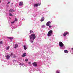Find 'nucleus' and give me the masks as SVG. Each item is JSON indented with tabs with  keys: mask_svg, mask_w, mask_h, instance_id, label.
<instances>
[{
	"mask_svg": "<svg viewBox=\"0 0 73 73\" xmlns=\"http://www.w3.org/2000/svg\"><path fill=\"white\" fill-rule=\"evenodd\" d=\"M11 24H14V23H15V21H13V22H11Z\"/></svg>",
	"mask_w": 73,
	"mask_h": 73,
	"instance_id": "412c9836",
	"label": "nucleus"
},
{
	"mask_svg": "<svg viewBox=\"0 0 73 73\" xmlns=\"http://www.w3.org/2000/svg\"><path fill=\"white\" fill-rule=\"evenodd\" d=\"M34 7H37L38 6V5H37V4H34Z\"/></svg>",
	"mask_w": 73,
	"mask_h": 73,
	"instance_id": "ddd939ff",
	"label": "nucleus"
},
{
	"mask_svg": "<svg viewBox=\"0 0 73 73\" xmlns=\"http://www.w3.org/2000/svg\"><path fill=\"white\" fill-rule=\"evenodd\" d=\"M53 32V31L52 30L50 31L47 34V36L48 37H50L52 35V33Z\"/></svg>",
	"mask_w": 73,
	"mask_h": 73,
	"instance_id": "f03ea898",
	"label": "nucleus"
},
{
	"mask_svg": "<svg viewBox=\"0 0 73 73\" xmlns=\"http://www.w3.org/2000/svg\"><path fill=\"white\" fill-rule=\"evenodd\" d=\"M64 52L65 53H68V50H64Z\"/></svg>",
	"mask_w": 73,
	"mask_h": 73,
	"instance_id": "f8f14e48",
	"label": "nucleus"
},
{
	"mask_svg": "<svg viewBox=\"0 0 73 73\" xmlns=\"http://www.w3.org/2000/svg\"><path fill=\"white\" fill-rule=\"evenodd\" d=\"M37 5H38H38L40 6V5H41V4H40V3H38L37 4Z\"/></svg>",
	"mask_w": 73,
	"mask_h": 73,
	"instance_id": "393cba45",
	"label": "nucleus"
},
{
	"mask_svg": "<svg viewBox=\"0 0 73 73\" xmlns=\"http://www.w3.org/2000/svg\"><path fill=\"white\" fill-rule=\"evenodd\" d=\"M26 53H24L22 55V57H25V56H26Z\"/></svg>",
	"mask_w": 73,
	"mask_h": 73,
	"instance_id": "2eb2a0df",
	"label": "nucleus"
},
{
	"mask_svg": "<svg viewBox=\"0 0 73 73\" xmlns=\"http://www.w3.org/2000/svg\"><path fill=\"white\" fill-rule=\"evenodd\" d=\"M9 3H10V2L9 1L8 3V4H9Z\"/></svg>",
	"mask_w": 73,
	"mask_h": 73,
	"instance_id": "7c9ffc66",
	"label": "nucleus"
},
{
	"mask_svg": "<svg viewBox=\"0 0 73 73\" xmlns=\"http://www.w3.org/2000/svg\"><path fill=\"white\" fill-rule=\"evenodd\" d=\"M28 64H31V62H28Z\"/></svg>",
	"mask_w": 73,
	"mask_h": 73,
	"instance_id": "c85d7f7f",
	"label": "nucleus"
},
{
	"mask_svg": "<svg viewBox=\"0 0 73 73\" xmlns=\"http://www.w3.org/2000/svg\"><path fill=\"white\" fill-rule=\"evenodd\" d=\"M13 57L14 58H15V57H16V56L15 55V54H14V55H13Z\"/></svg>",
	"mask_w": 73,
	"mask_h": 73,
	"instance_id": "bb28decb",
	"label": "nucleus"
},
{
	"mask_svg": "<svg viewBox=\"0 0 73 73\" xmlns=\"http://www.w3.org/2000/svg\"><path fill=\"white\" fill-rule=\"evenodd\" d=\"M35 38H36V35L35 34H31L30 36V39L34 40Z\"/></svg>",
	"mask_w": 73,
	"mask_h": 73,
	"instance_id": "f257e3e1",
	"label": "nucleus"
},
{
	"mask_svg": "<svg viewBox=\"0 0 73 73\" xmlns=\"http://www.w3.org/2000/svg\"><path fill=\"white\" fill-rule=\"evenodd\" d=\"M9 16H13L12 15V14H11V13H9Z\"/></svg>",
	"mask_w": 73,
	"mask_h": 73,
	"instance_id": "f3484780",
	"label": "nucleus"
},
{
	"mask_svg": "<svg viewBox=\"0 0 73 73\" xmlns=\"http://www.w3.org/2000/svg\"><path fill=\"white\" fill-rule=\"evenodd\" d=\"M13 61H16V60H13Z\"/></svg>",
	"mask_w": 73,
	"mask_h": 73,
	"instance_id": "2f4dec72",
	"label": "nucleus"
},
{
	"mask_svg": "<svg viewBox=\"0 0 73 73\" xmlns=\"http://www.w3.org/2000/svg\"><path fill=\"white\" fill-rule=\"evenodd\" d=\"M34 66H35V67H36L37 66V63L36 62H35L33 63L32 64Z\"/></svg>",
	"mask_w": 73,
	"mask_h": 73,
	"instance_id": "39448f33",
	"label": "nucleus"
},
{
	"mask_svg": "<svg viewBox=\"0 0 73 73\" xmlns=\"http://www.w3.org/2000/svg\"><path fill=\"white\" fill-rule=\"evenodd\" d=\"M15 21H17V19L15 18Z\"/></svg>",
	"mask_w": 73,
	"mask_h": 73,
	"instance_id": "a878e982",
	"label": "nucleus"
},
{
	"mask_svg": "<svg viewBox=\"0 0 73 73\" xmlns=\"http://www.w3.org/2000/svg\"><path fill=\"white\" fill-rule=\"evenodd\" d=\"M30 33H33L34 32H33V31H32V30H30Z\"/></svg>",
	"mask_w": 73,
	"mask_h": 73,
	"instance_id": "a211bd4d",
	"label": "nucleus"
},
{
	"mask_svg": "<svg viewBox=\"0 0 73 73\" xmlns=\"http://www.w3.org/2000/svg\"><path fill=\"white\" fill-rule=\"evenodd\" d=\"M23 3L22 2H20L19 3V5L20 6H22L23 5Z\"/></svg>",
	"mask_w": 73,
	"mask_h": 73,
	"instance_id": "6e6552de",
	"label": "nucleus"
},
{
	"mask_svg": "<svg viewBox=\"0 0 73 73\" xmlns=\"http://www.w3.org/2000/svg\"><path fill=\"white\" fill-rule=\"evenodd\" d=\"M51 23V22L50 21H48V22L46 23V26H47L48 27H49V25H50V24Z\"/></svg>",
	"mask_w": 73,
	"mask_h": 73,
	"instance_id": "20e7f679",
	"label": "nucleus"
},
{
	"mask_svg": "<svg viewBox=\"0 0 73 73\" xmlns=\"http://www.w3.org/2000/svg\"><path fill=\"white\" fill-rule=\"evenodd\" d=\"M25 61H28V59H25Z\"/></svg>",
	"mask_w": 73,
	"mask_h": 73,
	"instance_id": "b1692460",
	"label": "nucleus"
},
{
	"mask_svg": "<svg viewBox=\"0 0 73 73\" xmlns=\"http://www.w3.org/2000/svg\"><path fill=\"white\" fill-rule=\"evenodd\" d=\"M48 27H49L50 28H51L52 27V26H50V25L48 26Z\"/></svg>",
	"mask_w": 73,
	"mask_h": 73,
	"instance_id": "cd10ccee",
	"label": "nucleus"
},
{
	"mask_svg": "<svg viewBox=\"0 0 73 73\" xmlns=\"http://www.w3.org/2000/svg\"><path fill=\"white\" fill-rule=\"evenodd\" d=\"M0 3H1V1L0 0Z\"/></svg>",
	"mask_w": 73,
	"mask_h": 73,
	"instance_id": "72a5a7b5",
	"label": "nucleus"
},
{
	"mask_svg": "<svg viewBox=\"0 0 73 73\" xmlns=\"http://www.w3.org/2000/svg\"><path fill=\"white\" fill-rule=\"evenodd\" d=\"M17 47H18V45H17V44H15V47H14L16 49V48H17Z\"/></svg>",
	"mask_w": 73,
	"mask_h": 73,
	"instance_id": "4468645a",
	"label": "nucleus"
},
{
	"mask_svg": "<svg viewBox=\"0 0 73 73\" xmlns=\"http://www.w3.org/2000/svg\"><path fill=\"white\" fill-rule=\"evenodd\" d=\"M13 55H14V54H13L12 53H11V54L10 55V56H13Z\"/></svg>",
	"mask_w": 73,
	"mask_h": 73,
	"instance_id": "aec40b11",
	"label": "nucleus"
},
{
	"mask_svg": "<svg viewBox=\"0 0 73 73\" xmlns=\"http://www.w3.org/2000/svg\"><path fill=\"white\" fill-rule=\"evenodd\" d=\"M44 19L45 18H44V17H42L41 18V19L40 20V21H41V22H42V21H43Z\"/></svg>",
	"mask_w": 73,
	"mask_h": 73,
	"instance_id": "0eeeda50",
	"label": "nucleus"
},
{
	"mask_svg": "<svg viewBox=\"0 0 73 73\" xmlns=\"http://www.w3.org/2000/svg\"><path fill=\"white\" fill-rule=\"evenodd\" d=\"M59 44L60 47H62L64 46V44L61 42H60L59 43Z\"/></svg>",
	"mask_w": 73,
	"mask_h": 73,
	"instance_id": "7ed1b4c3",
	"label": "nucleus"
},
{
	"mask_svg": "<svg viewBox=\"0 0 73 73\" xmlns=\"http://www.w3.org/2000/svg\"><path fill=\"white\" fill-rule=\"evenodd\" d=\"M9 12H12V13H13V12H14V11L13 9H10V10H9Z\"/></svg>",
	"mask_w": 73,
	"mask_h": 73,
	"instance_id": "9b49d317",
	"label": "nucleus"
},
{
	"mask_svg": "<svg viewBox=\"0 0 73 73\" xmlns=\"http://www.w3.org/2000/svg\"><path fill=\"white\" fill-rule=\"evenodd\" d=\"M9 49V46H8L6 48V49L7 50H8Z\"/></svg>",
	"mask_w": 73,
	"mask_h": 73,
	"instance_id": "6ab92c4d",
	"label": "nucleus"
},
{
	"mask_svg": "<svg viewBox=\"0 0 73 73\" xmlns=\"http://www.w3.org/2000/svg\"><path fill=\"white\" fill-rule=\"evenodd\" d=\"M72 50H73V48H72Z\"/></svg>",
	"mask_w": 73,
	"mask_h": 73,
	"instance_id": "473e14b6",
	"label": "nucleus"
},
{
	"mask_svg": "<svg viewBox=\"0 0 73 73\" xmlns=\"http://www.w3.org/2000/svg\"><path fill=\"white\" fill-rule=\"evenodd\" d=\"M56 73H60V72L58 71H57L56 72Z\"/></svg>",
	"mask_w": 73,
	"mask_h": 73,
	"instance_id": "c756f323",
	"label": "nucleus"
},
{
	"mask_svg": "<svg viewBox=\"0 0 73 73\" xmlns=\"http://www.w3.org/2000/svg\"><path fill=\"white\" fill-rule=\"evenodd\" d=\"M0 44H3V42L2 41L0 42Z\"/></svg>",
	"mask_w": 73,
	"mask_h": 73,
	"instance_id": "4be33fe9",
	"label": "nucleus"
},
{
	"mask_svg": "<svg viewBox=\"0 0 73 73\" xmlns=\"http://www.w3.org/2000/svg\"><path fill=\"white\" fill-rule=\"evenodd\" d=\"M7 38H9V39H10L11 40H12L13 38V37H8L7 36Z\"/></svg>",
	"mask_w": 73,
	"mask_h": 73,
	"instance_id": "9d476101",
	"label": "nucleus"
},
{
	"mask_svg": "<svg viewBox=\"0 0 73 73\" xmlns=\"http://www.w3.org/2000/svg\"><path fill=\"white\" fill-rule=\"evenodd\" d=\"M69 33L67 32L66 33H64L63 34L64 36H66V35H67V34H69Z\"/></svg>",
	"mask_w": 73,
	"mask_h": 73,
	"instance_id": "423d86ee",
	"label": "nucleus"
},
{
	"mask_svg": "<svg viewBox=\"0 0 73 73\" xmlns=\"http://www.w3.org/2000/svg\"><path fill=\"white\" fill-rule=\"evenodd\" d=\"M10 57V56H9V55H8L6 56V59H7V60H9V59Z\"/></svg>",
	"mask_w": 73,
	"mask_h": 73,
	"instance_id": "1a4fd4ad",
	"label": "nucleus"
},
{
	"mask_svg": "<svg viewBox=\"0 0 73 73\" xmlns=\"http://www.w3.org/2000/svg\"><path fill=\"white\" fill-rule=\"evenodd\" d=\"M24 49L25 50H26L27 49V48L26 47V46L25 45L24 46Z\"/></svg>",
	"mask_w": 73,
	"mask_h": 73,
	"instance_id": "dca6fc26",
	"label": "nucleus"
},
{
	"mask_svg": "<svg viewBox=\"0 0 73 73\" xmlns=\"http://www.w3.org/2000/svg\"><path fill=\"white\" fill-rule=\"evenodd\" d=\"M31 42V43H33V40H30Z\"/></svg>",
	"mask_w": 73,
	"mask_h": 73,
	"instance_id": "5701e85b",
	"label": "nucleus"
}]
</instances>
